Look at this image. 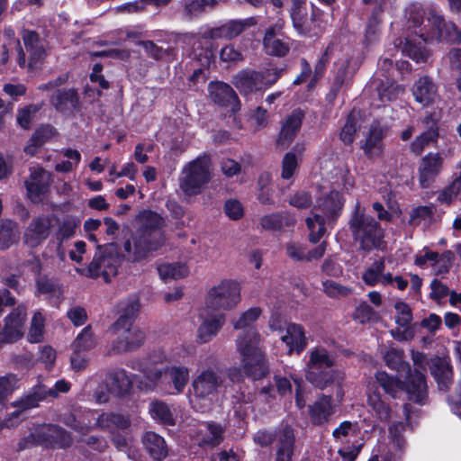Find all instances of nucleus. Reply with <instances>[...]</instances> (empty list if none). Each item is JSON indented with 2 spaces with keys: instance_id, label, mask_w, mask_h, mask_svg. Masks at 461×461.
<instances>
[{
  "instance_id": "20",
  "label": "nucleus",
  "mask_w": 461,
  "mask_h": 461,
  "mask_svg": "<svg viewBox=\"0 0 461 461\" xmlns=\"http://www.w3.org/2000/svg\"><path fill=\"white\" fill-rule=\"evenodd\" d=\"M443 157L438 153L429 152L424 156L419 165V183L421 188H428L435 181L443 168Z\"/></svg>"
},
{
  "instance_id": "62",
  "label": "nucleus",
  "mask_w": 461,
  "mask_h": 461,
  "mask_svg": "<svg viewBox=\"0 0 461 461\" xmlns=\"http://www.w3.org/2000/svg\"><path fill=\"white\" fill-rule=\"evenodd\" d=\"M386 207L387 210H385L381 203H376V213L380 220L389 221L393 215H398L400 213V209L396 201L392 199L390 196L386 200Z\"/></svg>"
},
{
  "instance_id": "21",
  "label": "nucleus",
  "mask_w": 461,
  "mask_h": 461,
  "mask_svg": "<svg viewBox=\"0 0 461 461\" xmlns=\"http://www.w3.org/2000/svg\"><path fill=\"white\" fill-rule=\"evenodd\" d=\"M284 24V21L278 20L274 25L267 30L263 44L267 54L276 57H284L289 52L291 48L289 40H284L278 37L281 34Z\"/></svg>"
},
{
  "instance_id": "3",
  "label": "nucleus",
  "mask_w": 461,
  "mask_h": 461,
  "mask_svg": "<svg viewBox=\"0 0 461 461\" xmlns=\"http://www.w3.org/2000/svg\"><path fill=\"white\" fill-rule=\"evenodd\" d=\"M140 228L124 243V251L129 260L140 261L150 251L158 250L165 242L159 230L165 225L164 219L152 211L140 212Z\"/></svg>"
},
{
  "instance_id": "33",
  "label": "nucleus",
  "mask_w": 461,
  "mask_h": 461,
  "mask_svg": "<svg viewBox=\"0 0 461 461\" xmlns=\"http://www.w3.org/2000/svg\"><path fill=\"white\" fill-rule=\"evenodd\" d=\"M142 443L150 456L156 461H161L167 456L165 439L158 434L147 431L142 437Z\"/></svg>"
},
{
  "instance_id": "37",
  "label": "nucleus",
  "mask_w": 461,
  "mask_h": 461,
  "mask_svg": "<svg viewBox=\"0 0 461 461\" xmlns=\"http://www.w3.org/2000/svg\"><path fill=\"white\" fill-rule=\"evenodd\" d=\"M140 310V303L137 298H130L119 304V318L114 322V327H126L133 325Z\"/></svg>"
},
{
  "instance_id": "50",
  "label": "nucleus",
  "mask_w": 461,
  "mask_h": 461,
  "mask_svg": "<svg viewBox=\"0 0 461 461\" xmlns=\"http://www.w3.org/2000/svg\"><path fill=\"white\" fill-rule=\"evenodd\" d=\"M95 345L96 341L90 327H86L77 336L76 339L72 343V348L75 352H84L92 349Z\"/></svg>"
},
{
  "instance_id": "30",
  "label": "nucleus",
  "mask_w": 461,
  "mask_h": 461,
  "mask_svg": "<svg viewBox=\"0 0 461 461\" xmlns=\"http://www.w3.org/2000/svg\"><path fill=\"white\" fill-rule=\"evenodd\" d=\"M256 23L257 21L254 17H249L242 20H231L213 30L212 36L215 38L231 40L239 36L245 29L252 27Z\"/></svg>"
},
{
  "instance_id": "10",
  "label": "nucleus",
  "mask_w": 461,
  "mask_h": 461,
  "mask_svg": "<svg viewBox=\"0 0 461 461\" xmlns=\"http://www.w3.org/2000/svg\"><path fill=\"white\" fill-rule=\"evenodd\" d=\"M281 77V70L265 69L263 71L242 70L238 73L233 84L243 95L265 90L275 84Z\"/></svg>"
},
{
  "instance_id": "54",
  "label": "nucleus",
  "mask_w": 461,
  "mask_h": 461,
  "mask_svg": "<svg viewBox=\"0 0 461 461\" xmlns=\"http://www.w3.org/2000/svg\"><path fill=\"white\" fill-rule=\"evenodd\" d=\"M357 116L358 113L352 111L348 116L346 123L340 131V139L346 144L351 143L354 140V134L357 128ZM358 127H360V125H358Z\"/></svg>"
},
{
  "instance_id": "44",
  "label": "nucleus",
  "mask_w": 461,
  "mask_h": 461,
  "mask_svg": "<svg viewBox=\"0 0 461 461\" xmlns=\"http://www.w3.org/2000/svg\"><path fill=\"white\" fill-rule=\"evenodd\" d=\"M149 410L151 417L159 422L167 425H173L175 423L174 415L166 402L154 401L149 404Z\"/></svg>"
},
{
  "instance_id": "35",
  "label": "nucleus",
  "mask_w": 461,
  "mask_h": 461,
  "mask_svg": "<svg viewBox=\"0 0 461 461\" xmlns=\"http://www.w3.org/2000/svg\"><path fill=\"white\" fill-rule=\"evenodd\" d=\"M406 390L410 400L420 404L423 403L427 396V384L424 375L418 370L411 373Z\"/></svg>"
},
{
  "instance_id": "52",
  "label": "nucleus",
  "mask_w": 461,
  "mask_h": 461,
  "mask_svg": "<svg viewBox=\"0 0 461 461\" xmlns=\"http://www.w3.org/2000/svg\"><path fill=\"white\" fill-rule=\"evenodd\" d=\"M357 432V424L346 420L333 430L332 436L336 442L346 443L349 438L356 437Z\"/></svg>"
},
{
  "instance_id": "25",
  "label": "nucleus",
  "mask_w": 461,
  "mask_h": 461,
  "mask_svg": "<svg viewBox=\"0 0 461 461\" xmlns=\"http://www.w3.org/2000/svg\"><path fill=\"white\" fill-rule=\"evenodd\" d=\"M416 102L423 106L433 104L438 98V87L432 78L428 76L419 77L411 88Z\"/></svg>"
},
{
  "instance_id": "51",
  "label": "nucleus",
  "mask_w": 461,
  "mask_h": 461,
  "mask_svg": "<svg viewBox=\"0 0 461 461\" xmlns=\"http://www.w3.org/2000/svg\"><path fill=\"white\" fill-rule=\"evenodd\" d=\"M16 240L15 223L11 221H0V249L10 248Z\"/></svg>"
},
{
  "instance_id": "5",
  "label": "nucleus",
  "mask_w": 461,
  "mask_h": 461,
  "mask_svg": "<svg viewBox=\"0 0 461 461\" xmlns=\"http://www.w3.org/2000/svg\"><path fill=\"white\" fill-rule=\"evenodd\" d=\"M334 357L323 347H316L310 350L306 363V379L318 388H325L332 384H341L344 373L333 369Z\"/></svg>"
},
{
  "instance_id": "55",
  "label": "nucleus",
  "mask_w": 461,
  "mask_h": 461,
  "mask_svg": "<svg viewBox=\"0 0 461 461\" xmlns=\"http://www.w3.org/2000/svg\"><path fill=\"white\" fill-rule=\"evenodd\" d=\"M435 212L436 206L432 203L417 206L411 212V221L415 224H419L421 221H430L434 217Z\"/></svg>"
},
{
  "instance_id": "19",
  "label": "nucleus",
  "mask_w": 461,
  "mask_h": 461,
  "mask_svg": "<svg viewBox=\"0 0 461 461\" xmlns=\"http://www.w3.org/2000/svg\"><path fill=\"white\" fill-rule=\"evenodd\" d=\"M290 17L294 28L299 34H316V21L313 16H308L303 0H291Z\"/></svg>"
},
{
  "instance_id": "41",
  "label": "nucleus",
  "mask_w": 461,
  "mask_h": 461,
  "mask_svg": "<svg viewBox=\"0 0 461 461\" xmlns=\"http://www.w3.org/2000/svg\"><path fill=\"white\" fill-rule=\"evenodd\" d=\"M438 137V127L433 124L411 143V151L415 155L421 154L425 148L437 141Z\"/></svg>"
},
{
  "instance_id": "18",
  "label": "nucleus",
  "mask_w": 461,
  "mask_h": 461,
  "mask_svg": "<svg viewBox=\"0 0 461 461\" xmlns=\"http://www.w3.org/2000/svg\"><path fill=\"white\" fill-rule=\"evenodd\" d=\"M295 441L294 430L290 426L277 430L274 445V461H293L296 453Z\"/></svg>"
},
{
  "instance_id": "28",
  "label": "nucleus",
  "mask_w": 461,
  "mask_h": 461,
  "mask_svg": "<svg viewBox=\"0 0 461 461\" xmlns=\"http://www.w3.org/2000/svg\"><path fill=\"white\" fill-rule=\"evenodd\" d=\"M107 386L111 393L123 396L131 391L132 379L125 369L114 368L108 372Z\"/></svg>"
},
{
  "instance_id": "13",
  "label": "nucleus",
  "mask_w": 461,
  "mask_h": 461,
  "mask_svg": "<svg viewBox=\"0 0 461 461\" xmlns=\"http://www.w3.org/2000/svg\"><path fill=\"white\" fill-rule=\"evenodd\" d=\"M350 228L362 249L370 251L375 248L374 219L361 212L358 205H357V210L350 220Z\"/></svg>"
},
{
  "instance_id": "22",
  "label": "nucleus",
  "mask_w": 461,
  "mask_h": 461,
  "mask_svg": "<svg viewBox=\"0 0 461 461\" xmlns=\"http://www.w3.org/2000/svg\"><path fill=\"white\" fill-rule=\"evenodd\" d=\"M201 323L197 329L196 341L199 344L210 342L225 323V314L216 312L212 314L201 313Z\"/></svg>"
},
{
  "instance_id": "45",
  "label": "nucleus",
  "mask_w": 461,
  "mask_h": 461,
  "mask_svg": "<svg viewBox=\"0 0 461 461\" xmlns=\"http://www.w3.org/2000/svg\"><path fill=\"white\" fill-rule=\"evenodd\" d=\"M95 428L100 429H125L129 426L127 418L121 414L102 413L95 420Z\"/></svg>"
},
{
  "instance_id": "40",
  "label": "nucleus",
  "mask_w": 461,
  "mask_h": 461,
  "mask_svg": "<svg viewBox=\"0 0 461 461\" xmlns=\"http://www.w3.org/2000/svg\"><path fill=\"white\" fill-rule=\"evenodd\" d=\"M47 398L45 385L39 384L34 386L31 392L23 395L19 401L12 403V406L26 411L35 408L39 405L40 402Z\"/></svg>"
},
{
  "instance_id": "14",
  "label": "nucleus",
  "mask_w": 461,
  "mask_h": 461,
  "mask_svg": "<svg viewBox=\"0 0 461 461\" xmlns=\"http://www.w3.org/2000/svg\"><path fill=\"white\" fill-rule=\"evenodd\" d=\"M27 320V306L20 304L5 319V326L0 330V347L4 344L14 343L24 334V324Z\"/></svg>"
},
{
  "instance_id": "49",
  "label": "nucleus",
  "mask_w": 461,
  "mask_h": 461,
  "mask_svg": "<svg viewBox=\"0 0 461 461\" xmlns=\"http://www.w3.org/2000/svg\"><path fill=\"white\" fill-rule=\"evenodd\" d=\"M321 284L323 293L332 299L347 297L354 291L352 287L343 285L331 279L323 280Z\"/></svg>"
},
{
  "instance_id": "16",
  "label": "nucleus",
  "mask_w": 461,
  "mask_h": 461,
  "mask_svg": "<svg viewBox=\"0 0 461 461\" xmlns=\"http://www.w3.org/2000/svg\"><path fill=\"white\" fill-rule=\"evenodd\" d=\"M321 170L324 180L330 185V191L339 193V190L348 191L354 185L352 176H350L348 168L340 163L334 166L332 161L325 162L324 165H321Z\"/></svg>"
},
{
  "instance_id": "26",
  "label": "nucleus",
  "mask_w": 461,
  "mask_h": 461,
  "mask_svg": "<svg viewBox=\"0 0 461 461\" xmlns=\"http://www.w3.org/2000/svg\"><path fill=\"white\" fill-rule=\"evenodd\" d=\"M280 339L285 344L290 355L300 354L308 344L303 327L296 323L288 324Z\"/></svg>"
},
{
  "instance_id": "43",
  "label": "nucleus",
  "mask_w": 461,
  "mask_h": 461,
  "mask_svg": "<svg viewBox=\"0 0 461 461\" xmlns=\"http://www.w3.org/2000/svg\"><path fill=\"white\" fill-rule=\"evenodd\" d=\"M45 317L41 311H36L30 323L27 339L31 343L41 342L44 339Z\"/></svg>"
},
{
  "instance_id": "24",
  "label": "nucleus",
  "mask_w": 461,
  "mask_h": 461,
  "mask_svg": "<svg viewBox=\"0 0 461 461\" xmlns=\"http://www.w3.org/2000/svg\"><path fill=\"white\" fill-rule=\"evenodd\" d=\"M209 94L212 100L224 107H228L231 112L240 109L239 98L230 86L222 82L210 83Z\"/></svg>"
},
{
  "instance_id": "56",
  "label": "nucleus",
  "mask_w": 461,
  "mask_h": 461,
  "mask_svg": "<svg viewBox=\"0 0 461 461\" xmlns=\"http://www.w3.org/2000/svg\"><path fill=\"white\" fill-rule=\"evenodd\" d=\"M18 380L14 375L0 376V404H4L17 389Z\"/></svg>"
},
{
  "instance_id": "15",
  "label": "nucleus",
  "mask_w": 461,
  "mask_h": 461,
  "mask_svg": "<svg viewBox=\"0 0 461 461\" xmlns=\"http://www.w3.org/2000/svg\"><path fill=\"white\" fill-rule=\"evenodd\" d=\"M222 376L216 371L208 368L203 370L192 383L194 397L198 400L211 401L222 386Z\"/></svg>"
},
{
  "instance_id": "7",
  "label": "nucleus",
  "mask_w": 461,
  "mask_h": 461,
  "mask_svg": "<svg viewBox=\"0 0 461 461\" xmlns=\"http://www.w3.org/2000/svg\"><path fill=\"white\" fill-rule=\"evenodd\" d=\"M145 378L148 383L141 387L147 391H153L159 384L164 383V378L168 377L169 383L173 388L170 394H178L184 392L189 381V369L185 366H167L166 367H147L143 370Z\"/></svg>"
},
{
  "instance_id": "48",
  "label": "nucleus",
  "mask_w": 461,
  "mask_h": 461,
  "mask_svg": "<svg viewBox=\"0 0 461 461\" xmlns=\"http://www.w3.org/2000/svg\"><path fill=\"white\" fill-rule=\"evenodd\" d=\"M158 271L159 276L165 281L183 278L189 273L188 267L185 264L180 263L160 265L158 267Z\"/></svg>"
},
{
  "instance_id": "63",
  "label": "nucleus",
  "mask_w": 461,
  "mask_h": 461,
  "mask_svg": "<svg viewBox=\"0 0 461 461\" xmlns=\"http://www.w3.org/2000/svg\"><path fill=\"white\" fill-rule=\"evenodd\" d=\"M54 428L57 429L54 431L51 430L50 439L49 445L57 447H66L71 444V437L70 435L62 428L54 425Z\"/></svg>"
},
{
  "instance_id": "6",
  "label": "nucleus",
  "mask_w": 461,
  "mask_h": 461,
  "mask_svg": "<svg viewBox=\"0 0 461 461\" xmlns=\"http://www.w3.org/2000/svg\"><path fill=\"white\" fill-rule=\"evenodd\" d=\"M212 176L211 156L203 153L184 165L178 178L179 188L185 196L198 195Z\"/></svg>"
},
{
  "instance_id": "8",
  "label": "nucleus",
  "mask_w": 461,
  "mask_h": 461,
  "mask_svg": "<svg viewBox=\"0 0 461 461\" xmlns=\"http://www.w3.org/2000/svg\"><path fill=\"white\" fill-rule=\"evenodd\" d=\"M240 302V285L231 279L221 280L207 293L206 309L230 311Z\"/></svg>"
},
{
  "instance_id": "1",
  "label": "nucleus",
  "mask_w": 461,
  "mask_h": 461,
  "mask_svg": "<svg viewBox=\"0 0 461 461\" xmlns=\"http://www.w3.org/2000/svg\"><path fill=\"white\" fill-rule=\"evenodd\" d=\"M410 33L405 37L402 52L416 63H426L431 56L426 43L434 41L454 43L461 41V33L454 23H447L436 10H430L426 22L422 12L418 10L411 14L407 22Z\"/></svg>"
},
{
  "instance_id": "17",
  "label": "nucleus",
  "mask_w": 461,
  "mask_h": 461,
  "mask_svg": "<svg viewBox=\"0 0 461 461\" xmlns=\"http://www.w3.org/2000/svg\"><path fill=\"white\" fill-rule=\"evenodd\" d=\"M51 182V175L42 167H32L30 176L24 185L28 198L33 203H39L48 192Z\"/></svg>"
},
{
  "instance_id": "27",
  "label": "nucleus",
  "mask_w": 461,
  "mask_h": 461,
  "mask_svg": "<svg viewBox=\"0 0 461 461\" xmlns=\"http://www.w3.org/2000/svg\"><path fill=\"white\" fill-rule=\"evenodd\" d=\"M304 113L302 110L296 109L285 120L282 124L277 143L287 147L295 138L301 129Z\"/></svg>"
},
{
  "instance_id": "61",
  "label": "nucleus",
  "mask_w": 461,
  "mask_h": 461,
  "mask_svg": "<svg viewBox=\"0 0 461 461\" xmlns=\"http://www.w3.org/2000/svg\"><path fill=\"white\" fill-rule=\"evenodd\" d=\"M79 433L85 434L95 428L96 412L91 410L77 411Z\"/></svg>"
},
{
  "instance_id": "38",
  "label": "nucleus",
  "mask_w": 461,
  "mask_h": 461,
  "mask_svg": "<svg viewBox=\"0 0 461 461\" xmlns=\"http://www.w3.org/2000/svg\"><path fill=\"white\" fill-rule=\"evenodd\" d=\"M77 103V94L74 89L59 90L51 97V104L61 113L76 108Z\"/></svg>"
},
{
  "instance_id": "29",
  "label": "nucleus",
  "mask_w": 461,
  "mask_h": 461,
  "mask_svg": "<svg viewBox=\"0 0 461 461\" xmlns=\"http://www.w3.org/2000/svg\"><path fill=\"white\" fill-rule=\"evenodd\" d=\"M331 396L322 394L312 404L309 405V415L315 425L324 424L334 413Z\"/></svg>"
},
{
  "instance_id": "47",
  "label": "nucleus",
  "mask_w": 461,
  "mask_h": 461,
  "mask_svg": "<svg viewBox=\"0 0 461 461\" xmlns=\"http://www.w3.org/2000/svg\"><path fill=\"white\" fill-rule=\"evenodd\" d=\"M376 384L393 398L404 388V384L401 380L394 376H390L384 372L376 373Z\"/></svg>"
},
{
  "instance_id": "11",
  "label": "nucleus",
  "mask_w": 461,
  "mask_h": 461,
  "mask_svg": "<svg viewBox=\"0 0 461 461\" xmlns=\"http://www.w3.org/2000/svg\"><path fill=\"white\" fill-rule=\"evenodd\" d=\"M58 222L59 218L52 213L34 216L24 229L23 244L30 249L41 246L57 229Z\"/></svg>"
},
{
  "instance_id": "34",
  "label": "nucleus",
  "mask_w": 461,
  "mask_h": 461,
  "mask_svg": "<svg viewBox=\"0 0 461 461\" xmlns=\"http://www.w3.org/2000/svg\"><path fill=\"white\" fill-rule=\"evenodd\" d=\"M26 51L30 54L29 67L36 68L38 63L43 59L45 50L40 42L38 35L31 31H25L23 35Z\"/></svg>"
},
{
  "instance_id": "59",
  "label": "nucleus",
  "mask_w": 461,
  "mask_h": 461,
  "mask_svg": "<svg viewBox=\"0 0 461 461\" xmlns=\"http://www.w3.org/2000/svg\"><path fill=\"white\" fill-rule=\"evenodd\" d=\"M41 105L29 104L17 112V122L23 129H29L35 114L40 111Z\"/></svg>"
},
{
  "instance_id": "58",
  "label": "nucleus",
  "mask_w": 461,
  "mask_h": 461,
  "mask_svg": "<svg viewBox=\"0 0 461 461\" xmlns=\"http://www.w3.org/2000/svg\"><path fill=\"white\" fill-rule=\"evenodd\" d=\"M384 361L386 366L392 369L399 370L409 368V366L403 362V352L402 350L391 348L384 352Z\"/></svg>"
},
{
  "instance_id": "46",
  "label": "nucleus",
  "mask_w": 461,
  "mask_h": 461,
  "mask_svg": "<svg viewBox=\"0 0 461 461\" xmlns=\"http://www.w3.org/2000/svg\"><path fill=\"white\" fill-rule=\"evenodd\" d=\"M385 77L386 81H381L378 87H376V92L382 102L392 101L404 92L403 86L398 85L393 79H390L387 77Z\"/></svg>"
},
{
  "instance_id": "53",
  "label": "nucleus",
  "mask_w": 461,
  "mask_h": 461,
  "mask_svg": "<svg viewBox=\"0 0 461 461\" xmlns=\"http://www.w3.org/2000/svg\"><path fill=\"white\" fill-rule=\"evenodd\" d=\"M64 157L68 158L66 161H61L57 163L55 166V170L57 172L68 173L72 171L74 168L77 167L81 160V155L78 150L67 149L62 151Z\"/></svg>"
},
{
  "instance_id": "39",
  "label": "nucleus",
  "mask_w": 461,
  "mask_h": 461,
  "mask_svg": "<svg viewBox=\"0 0 461 461\" xmlns=\"http://www.w3.org/2000/svg\"><path fill=\"white\" fill-rule=\"evenodd\" d=\"M453 177V181L438 194V201L441 203L450 204L461 190V161L456 164Z\"/></svg>"
},
{
  "instance_id": "12",
  "label": "nucleus",
  "mask_w": 461,
  "mask_h": 461,
  "mask_svg": "<svg viewBox=\"0 0 461 461\" xmlns=\"http://www.w3.org/2000/svg\"><path fill=\"white\" fill-rule=\"evenodd\" d=\"M113 330L116 334L106 355L114 356L132 352L140 348L145 340V333L139 327L127 325L124 327H114Z\"/></svg>"
},
{
  "instance_id": "31",
  "label": "nucleus",
  "mask_w": 461,
  "mask_h": 461,
  "mask_svg": "<svg viewBox=\"0 0 461 461\" xmlns=\"http://www.w3.org/2000/svg\"><path fill=\"white\" fill-rule=\"evenodd\" d=\"M404 426L402 422L393 423L389 428V450L384 456L383 461H398L400 453L405 446V439L402 436Z\"/></svg>"
},
{
  "instance_id": "42",
  "label": "nucleus",
  "mask_w": 461,
  "mask_h": 461,
  "mask_svg": "<svg viewBox=\"0 0 461 461\" xmlns=\"http://www.w3.org/2000/svg\"><path fill=\"white\" fill-rule=\"evenodd\" d=\"M57 430L53 424H39L33 425L30 429L29 438L25 440L23 447L28 444H49L50 439L51 430Z\"/></svg>"
},
{
  "instance_id": "60",
  "label": "nucleus",
  "mask_w": 461,
  "mask_h": 461,
  "mask_svg": "<svg viewBox=\"0 0 461 461\" xmlns=\"http://www.w3.org/2000/svg\"><path fill=\"white\" fill-rule=\"evenodd\" d=\"M299 158L293 152H287L282 161L281 176L283 179H290L298 168Z\"/></svg>"
},
{
  "instance_id": "64",
  "label": "nucleus",
  "mask_w": 461,
  "mask_h": 461,
  "mask_svg": "<svg viewBox=\"0 0 461 461\" xmlns=\"http://www.w3.org/2000/svg\"><path fill=\"white\" fill-rule=\"evenodd\" d=\"M453 260L454 254L449 250L443 252L440 256L438 254V258L433 263L436 274L447 273L451 267Z\"/></svg>"
},
{
  "instance_id": "2",
  "label": "nucleus",
  "mask_w": 461,
  "mask_h": 461,
  "mask_svg": "<svg viewBox=\"0 0 461 461\" xmlns=\"http://www.w3.org/2000/svg\"><path fill=\"white\" fill-rule=\"evenodd\" d=\"M261 309L253 307L232 320L235 330H242L236 339L237 351L240 357V368L253 379H259L267 373L265 356L261 350L260 335L253 324L259 318Z\"/></svg>"
},
{
  "instance_id": "4",
  "label": "nucleus",
  "mask_w": 461,
  "mask_h": 461,
  "mask_svg": "<svg viewBox=\"0 0 461 461\" xmlns=\"http://www.w3.org/2000/svg\"><path fill=\"white\" fill-rule=\"evenodd\" d=\"M344 200L337 191H330L328 194L320 197L305 219L309 230V240L317 243L324 236L327 227H330L339 216Z\"/></svg>"
},
{
  "instance_id": "57",
  "label": "nucleus",
  "mask_w": 461,
  "mask_h": 461,
  "mask_svg": "<svg viewBox=\"0 0 461 461\" xmlns=\"http://www.w3.org/2000/svg\"><path fill=\"white\" fill-rule=\"evenodd\" d=\"M395 322L400 327L410 326L412 321V311L409 304L402 301H398L394 303Z\"/></svg>"
},
{
  "instance_id": "36",
  "label": "nucleus",
  "mask_w": 461,
  "mask_h": 461,
  "mask_svg": "<svg viewBox=\"0 0 461 461\" xmlns=\"http://www.w3.org/2000/svg\"><path fill=\"white\" fill-rule=\"evenodd\" d=\"M295 221L294 216L287 212H274L260 218L261 227L268 230H279L285 227H293Z\"/></svg>"
},
{
  "instance_id": "23",
  "label": "nucleus",
  "mask_w": 461,
  "mask_h": 461,
  "mask_svg": "<svg viewBox=\"0 0 461 461\" xmlns=\"http://www.w3.org/2000/svg\"><path fill=\"white\" fill-rule=\"evenodd\" d=\"M194 439L200 447H214L224 439V428L216 422L209 421L199 424Z\"/></svg>"
},
{
  "instance_id": "32",
  "label": "nucleus",
  "mask_w": 461,
  "mask_h": 461,
  "mask_svg": "<svg viewBox=\"0 0 461 461\" xmlns=\"http://www.w3.org/2000/svg\"><path fill=\"white\" fill-rule=\"evenodd\" d=\"M430 373L436 380L439 390H447L453 381V368L445 358H437L430 366Z\"/></svg>"
},
{
  "instance_id": "9",
  "label": "nucleus",
  "mask_w": 461,
  "mask_h": 461,
  "mask_svg": "<svg viewBox=\"0 0 461 461\" xmlns=\"http://www.w3.org/2000/svg\"><path fill=\"white\" fill-rule=\"evenodd\" d=\"M120 263L121 257L116 244L98 246L97 252L88 267L89 276L91 277L102 276L105 282H109L111 277L117 274Z\"/></svg>"
}]
</instances>
